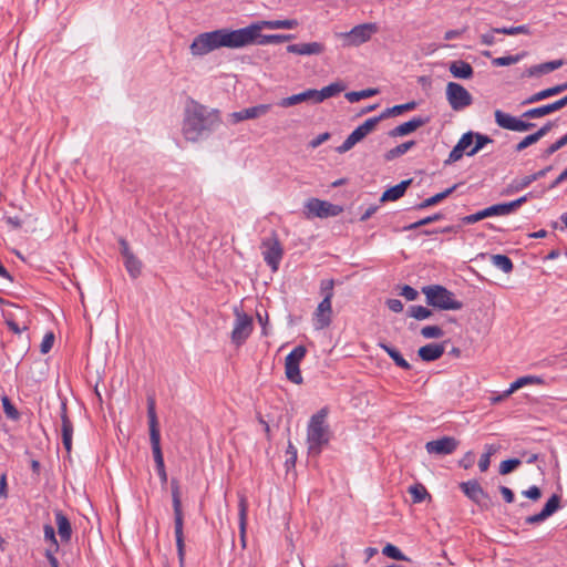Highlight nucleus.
<instances>
[{
	"mask_svg": "<svg viewBox=\"0 0 567 567\" xmlns=\"http://www.w3.org/2000/svg\"><path fill=\"white\" fill-rule=\"evenodd\" d=\"M298 24V21L295 19L260 20L236 30L224 28L204 32L194 38L189 45V51L194 56H203L220 48L239 49L251 45V41L264 29L291 30L297 28Z\"/></svg>",
	"mask_w": 567,
	"mask_h": 567,
	"instance_id": "1",
	"label": "nucleus"
},
{
	"mask_svg": "<svg viewBox=\"0 0 567 567\" xmlns=\"http://www.w3.org/2000/svg\"><path fill=\"white\" fill-rule=\"evenodd\" d=\"M220 124L217 110H210L205 105L189 100L186 103L182 124V134L188 142H198L209 135Z\"/></svg>",
	"mask_w": 567,
	"mask_h": 567,
	"instance_id": "2",
	"label": "nucleus"
},
{
	"mask_svg": "<svg viewBox=\"0 0 567 567\" xmlns=\"http://www.w3.org/2000/svg\"><path fill=\"white\" fill-rule=\"evenodd\" d=\"M328 415V409L322 408L316 414H313L309 421L307 430V442L309 453L312 455H319L322 447L329 443L330 432L329 426L326 423Z\"/></svg>",
	"mask_w": 567,
	"mask_h": 567,
	"instance_id": "3",
	"label": "nucleus"
},
{
	"mask_svg": "<svg viewBox=\"0 0 567 567\" xmlns=\"http://www.w3.org/2000/svg\"><path fill=\"white\" fill-rule=\"evenodd\" d=\"M172 502L174 511V533L176 539L177 555L181 567H184L185 561V540H184V516L182 509L181 488L177 480L173 478L171 482Z\"/></svg>",
	"mask_w": 567,
	"mask_h": 567,
	"instance_id": "4",
	"label": "nucleus"
},
{
	"mask_svg": "<svg viewBox=\"0 0 567 567\" xmlns=\"http://www.w3.org/2000/svg\"><path fill=\"white\" fill-rule=\"evenodd\" d=\"M426 303L441 310H461L463 302L455 295L441 285H430L422 288Z\"/></svg>",
	"mask_w": 567,
	"mask_h": 567,
	"instance_id": "5",
	"label": "nucleus"
},
{
	"mask_svg": "<svg viewBox=\"0 0 567 567\" xmlns=\"http://www.w3.org/2000/svg\"><path fill=\"white\" fill-rule=\"evenodd\" d=\"M147 417L150 427V441L157 473L165 471V463L161 447V433L153 395L147 396Z\"/></svg>",
	"mask_w": 567,
	"mask_h": 567,
	"instance_id": "6",
	"label": "nucleus"
},
{
	"mask_svg": "<svg viewBox=\"0 0 567 567\" xmlns=\"http://www.w3.org/2000/svg\"><path fill=\"white\" fill-rule=\"evenodd\" d=\"M260 248L265 262L272 271H277L284 256L278 234L272 230L267 237L262 238Z\"/></svg>",
	"mask_w": 567,
	"mask_h": 567,
	"instance_id": "7",
	"label": "nucleus"
},
{
	"mask_svg": "<svg viewBox=\"0 0 567 567\" xmlns=\"http://www.w3.org/2000/svg\"><path fill=\"white\" fill-rule=\"evenodd\" d=\"M445 94L451 109L454 111H462L473 103L471 93L456 82L447 83Z\"/></svg>",
	"mask_w": 567,
	"mask_h": 567,
	"instance_id": "8",
	"label": "nucleus"
},
{
	"mask_svg": "<svg viewBox=\"0 0 567 567\" xmlns=\"http://www.w3.org/2000/svg\"><path fill=\"white\" fill-rule=\"evenodd\" d=\"M377 31V25L373 23L359 24L352 28L349 32L340 33L343 39V44L348 47H358L370 40L372 34Z\"/></svg>",
	"mask_w": 567,
	"mask_h": 567,
	"instance_id": "9",
	"label": "nucleus"
},
{
	"mask_svg": "<svg viewBox=\"0 0 567 567\" xmlns=\"http://www.w3.org/2000/svg\"><path fill=\"white\" fill-rule=\"evenodd\" d=\"M235 316L236 319L231 331V341L235 344L240 346L252 332V318L237 309L235 310Z\"/></svg>",
	"mask_w": 567,
	"mask_h": 567,
	"instance_id": "10",
	"label": "nucleus"
},
{
	"mask_svg": "<svg viewBox=\"0 0 567 567\" xmlns=\"http://www.w3.org/2000/svg\"><path fill=\"white\" fill-rule=\"evenodd\" d=\"M306 209L312 216L327 218L338 216L342 207L318 198H311L306 203Z\"/></svg>",
	"mask_w": 567,
	"mask_h": 567,
	"instance_id": "11",
	"label": "nucleus"
},
{
	"mask_svg": "<svg viewBox=\"0 0 567 567\" xmlns=\"http://www.w3.org/2000/svg\"><path fill=\"white\" fill-rule=\"evenodd\" d=\"M460 488L472 502L477 504L480 507H488L491 498L476 480L462 482L460 484Z\"/></svg>",
	"mask_w": 567,
	"mask_h": 567,
	"instance_id": "12",
	"label": "nucleus"
},
{
	"mask_svg": "<svg viewBox=\"0 0 567 567\" xmlns=\"http://www.w3.org/2000/svg\"><path fill=\"white\" fill-rule=\"evenodd\" d=\"M458 446V441L453 436H443L439 440L430 441L425 444L429 454L449 455Z\"/></svg>",
	"mask_w": 567,
	"mask_h": 567,
	"instance_id": "13",
	"label": "nucleus"
},
{
	"mask_svg": "<svg viewBox=\"0 0 567 567\" xmlns=\"http://www.w3.org/2000/svg\"><path fill=\"white\" fill-rule=\"evenodd\" d=\"M508 209L506 203L492 205L482 210L476 212L475 214L467 215L462 218L463 224L471 225L475 224L484 218L492 216H504L508 215Z\"/></svg>",
	"mask_w": 567,
	"mask_h": 567,
	"instance_id": "14",
	"label": "nucleus"
},
{
	"mask_svg": "<svg viewBox=\"0 0 567 567\" xmlns=\"http://www.w3.org/2000/svg\"><path fill=\"white\" fill-rule=\"evenodd\" d=\"M473 142L474 132H467L463 134L456 145L450 152L449 158L444 162V164L450 165L460 161L464 154L467 155V152H470V147L472 146Z\"/></svg>",
	"mask_w": 567,
	"mask_h": 567,
	"instance_id": "15",
	"label": "nucleus"
},
{
	"mask_svg": "<svg viewBox=\"0 0 567 567\" xmlns=\"http://www.w3.org/2000/svg\"><path fill=\"white\" fill-rule=\"evenodd\" d=\"M331 317H332V306L331 302L322 301L318 305L315 315H313V321L315 327L318 330L327 328L331 323Z\"/></svg>",
	"mask_w": 567,
	"mask_h": 567,
	"instance_id": "16",
	"label": "nucleus"
},
{
	"mask_svg": "<svg viewBox=\"0 0 567 567\" xmlns=\"http://www.w3.org/2000/svg\"><path fill=\"white\" fill-rule=\"evenodd\" d=\"M326 47L321 42L295 43L287 47L289 53L299 55H318L323 53Z\"/></svg>",
	"mask_w": 567,
	"mask_h": 567,
	"instance_id": "17",
	"label": "nucleus"
},
{
	"mask_svg": "<svg viewBox=\"0 0 567 567\" xmlns=\"http://www.w3.org/2000/svg\"><path fill=\"white\" fill-rule=\"evenodd\" d=\"M62 443L68 453L72 450L73 424L68 416L66 404H61Z\"/></svg>",
	"mask_w": 567,
	"mask_h": 567,
	"instance_id": "18",
	"label": "nucleus"
},
{
	"mask_svg": "<svg viewBox=\"0 0 567 567\" xmlns=\"http://www.w3.org/2000/svg\"><path fill=\"white\" fill-rule=\"evenodd\" d=\"M427 122H429V117H421V116L413 117L412 120H410L405 123H402V124L398 125L396 127H394L393 130H391L389 135L392 137L408 135V134L416 131L417 128L422 127Z\"/></svg>",
	"mask_w": 567,
	"mask_h": 567,
	"instance_id": "19",
	"label": "nucleus"
},
{
	"mask_svg": "<svg viewBox=\"0 0 567 567\" xmlns=\"http://www.w3.org/2000/svg\"><path fill=\"white\" fill-rule=\"evenodd\" d=\"M302 102H311V103L317 104L315 89H309L301 93L293 94L288 97H284L278 102V105L281 107H290V106L297 105Z\"/></svg>",
	"mask_w": 567,
	"mask_h": 567,
	"instance_id": "20",
	"label": "nucleus"
},
{
	"mask_svg": "<svg viewBox=\"0 0 567 567\" xmlns=\"http://www.w3.org/2000/svg\"><path fill=\"white\" fill-rule=\"evenodd\" d=\"M55 524L58 528V534L62 542L69 543L72 537V527L69 518L63 514L62 511L56 509L54 512Z\"/></svg>",
	"mask_w": 567,
	"mask_h": 567,
	"instance_id": "21",
	"label": "nucleus"
},
{
	"mask_svg": "<svg viewBox=\"0 0 567 567\" xmlns=\"http://www.w3.org/2000/svg\"><path fill=\"white\" fill-rule=\"evenodd\" d=\"M566 90H567V82L566 83H561V84H557L555 86L542 90V91L530 95L528 99L523 101L522 104L523 105L533 104V103L539 102L542 100H545L547 97L560 94L561 92H564Z\"/></svg>",
	"mask_w": 567,
	"mask_h": 567,
	"instance_id": "22",
	"label": "nucleus"
},
{
	"mask_svg": "<svg viewBox=\"0 0 567 567\" xmlns=\"http://www.w3.org/2000/svg\"><path fill=\"white\" fill-rule=\"evenodd\" d=\"M444 351L445 349L443 344L429 343L426 346L421 347L417 350V354L423 361L431 362L440 359L443 355Z\"/></svg>",
	"mask_w": 567,
	"mask_h": 567,
	"instance_id": "23",
	"label": "nucleus"
},
{
	"mask_svg": "<svg viewBox=\"0 0 567 567\" xmlns=\"http://www.w3.org/2000/svg\"><path fill=\"white\" fill-rule=\"evenodd\" d=\"M450 73L456 79H471L474 74L472 65L463 60H456L450 63Z\"/></svg>",
	"mask_w": 567,
	"mask_h": 567,
	"instance_id": "24",
	"label": "nucleus"
},
{
	"mask_svg": "<svg viewBox=\"0 0 567 567\" xmlns=\"http://www.w3.org/2000/svg\"><path fill=\"white\" fill-rule=\"evenodd\" d=\"M561 109H563L561 103L559 102V100H557L550 104L542 105L538 107L527 110L526 112L523 113L522 117L538 118V117H543L547 114H550V113L556 112Z\"/></svg>",
	"mask_w": 567,
	"mask_h": 567,
	"instance_id": "25",
	"label": "nucleus"
},
{
	"mask_svg": "<svg viewBox=\"0 0 567 567\" xmlns=\"http://www.w3.org/2000/svg\"><path fill=\"white\" fill-rule=\"evenodd\" d=\"M346 90V85L342 82H333L321 90H316V103H321L327 99L333 97Z\"/></svg>",
	"mask_w": 567,
	"mask_h": 567,
	"instance_id": "26",
	"label": "nucleus"
},
{
	"mask_svg": "<svg viewBox=\"0 0 567 567\" xmlns=\"http://www.w3.org/2000/svg\"><path fill=\"white\" fill-rule=\"evenodd\" d=\"M411 183L412 179H405L399 183L398 185L390 187L382 194L380 202L384 203L401 198L404 195L406 188L411 185Z\"/></svg>",
	"mask_w": 567,
	"mask_h": 567,
	"instance_id": "27",
	"label": "nucleus"
},
{
	"mask_svg": "<svg viewBox=\"0 0 567 567\" xmlns=\"http://www.w3.org/2000/svg\"><path fill=\"white\" fill-rule=\"evenodd\" d=\"M564 65L563 60H554L540 64L533 65L528 69L527 74L529 76H537L542 74L550 73Z\"/></svg>",
	"mask_w": 567,
	"mask_h": 567,
	"instance_id": "28",
	"label": "nucleus"
},
{
	"mask_svg": "<svg viewBox=\"0 0 567 567\" xmlns=\"http://www.w3.org/2000/svg\"><path fill=\"white\" fill-rule=\"evenodd\" d=\"M365 133L358 126L346 140L344 142L337 147V152L339 154H343L350 151L357 143L362 141L365 137Z\"/></svg>",
	"mask_w": 567,
	"mask_h": 567,
	"instance_id": "29",
	"label": "nucleus"
},
{
	"mask_svg": "<svg viewBox=\"0 0 567 567\" xmlns=\"http://www.w3.org/2000/svg\"><path fill=\"white\" fill-rule=\"evenodd\" d=\"M456 187H457L456 185H453L452 187H450L441 193H437L432 197L424 199L423 202L417 204L414 208L421 210V209H425L430 206L436 205L440 202H442L443 199H445L446 197H449L456 189Z\"/></svg>",
	"mask_w": 567,
	"mask_h": 567,
	"instance_id": "30",
	"label": "nucleus"
},
{
	"mask_svg": "<svg viewBox=\"0 0 567 567\" xmlns=\"http://www.w3.org/2000/svg\"><path fill=\"white\" fill-rule=\"evenodd\" d=\"M543 379L536 375H526L515 380L509 388L505 391V395H511L518 389L528 384H542Z\"/></svg>",
	"mask_w": 567,
	"mask_h": 567,
	"instance_id": "31",
	"label": "nucleus"
},
{
	"mask_svg": "<svg viewBox=\"0 0 567 567\" xmlns=\"http://www.w3.org/2000/svg\"><path fill=\"white\" fill-rule=\"evenodd\" d=\"M379 347L403 370H410L411 364L402 357V354L393 347L386 343H380Z\"/></svg>",
	"mask_w": 567,
	"mask_h": 567,
	"instance_id": "32",
	"label": "nucleus"
},
{
	"mask_svg": "<svg viewBox=\"0 0 567 567\" xmlns=\"http://www.w3.org/2000/svg\"><path fill=\"white\" fill-rule=\"evenodd\" d=\"M239 529H240V539L243 547H246V525H247V511H248V504L246 497L241 496L239 498Z\"/></svg>",
	"mask_w": 567,
	"mask_h": 567,
	"instance_id": "33",
	"label": "nucleus"
},
{
	"mask_svg": "<svg viewBox=\"0 0 567 567\" xmlns=\"http://www.w3.org/2000/svg\"><path fill=\"white\" fill-rule=\"evenodd\" d=\"M532 183H534V181L532 179L530 175L524 176L522 178H515L507 185L506 189L504 190V194L511 195L514 193H518L528 187Z\"/></svg>",
	"mask_w": 567,
	"mask_h": 567,
	"instance_id": "34",
	"label": "nucleus"
},
{
	"mask_svg": "<svg viewBox=\"0 0 567 567\" xmlns=\"http://www.w3.org/2000/svg\"><path fill=\"white\" fill-rule=\"evenodd\" d=\"M489 259H491V262L493 264V266H495L496 268H498L499 270H502L505 274L512 272V270L514 268L513 261L506 255H501V254L491 255Z\"/></svg>",
	"mask_w": 567,
	"mask_h": 567,
	"instance_id": "35",
	"label": "nucleus"
},
{
	"mask_svg": "<svg viewBox=\"0 0 567 567\" xmlns=\"http://www.w3.org/2000/svg\"><path fill=\"white\" fill-rule=\"evenodd\" d=\"M271 109L270 104H259L251 107L244 109V118L252 120L266 115Z\"/></svg>",
	"mask_w": 567,
	"mask_h": 567,
	"instance_id": "36",
	"label": "nucleus"
},
{
	"mask_svg": "<svg viewBox=\"0 0 567 567\" xmlns=\"http://www.w3.org/2000/svg\"><path fill=\"white\" fill-rule=\"evenodd\" d=\"M124 266L127 270L128 275L135 279L141 275L142 271V262L138 258L133 254L126 258H124Z\"/></svg>",
	"mask_w": 567,
	"mask_h": 567,
	"instance_id": "37",
	"label": "nucleus"
},
{
	"mask_svg": "<svg viewBox=\"0 0 567 567\" xmlns=\"http://www.w3.org/2000/svg\"><path fill=\"white\" fill-rule=\"evenodd\" d=\"M415 145V142L414 141H408V142H404L391 150H389L384 157L386 161H392L403 154H405L408 151H410L413 146Z\"/></svg>",
	"mask_w": 567,
	"mask_h": 567,
	"instance_id": "38",
	"label": "nucleus"
},
{
	"mask_svg": "<svg viewBox=\"0 0 567 567\" xmlns=\"http://www.w3.org/2000/svg\"><path fill=\"white\" fill-rule=\"evenodd\" d=\"M285 373L287 379L295 384H301L303 382L299 364L285 362Z\"/></svg>",
	"mask_w": 567,
	"mask_h": 567,
	"instance_id": "39",
	"label": "nucleus"
},
{
	"mask_svg": "<svg viewBox=\"0 0 567 567\" xmlns=\"http://www.w3.org/2000/svg\"><path fill=\"white\" fill-rule=\"evenodd\" d=\"M494 116L495 122L499 127L512 131L514 121L516 118L515 116H512L511 114L505 113L501 110H496L494 112Z\"/></svg>",
	"mask_w": 567,
	"mask_h": 567,
	"instance_id": "40",
	"label": "nucleus"
},
{
	"mask_svg": "<svg viewBox=\"0 0 567 567\" xmlns=\"http://www.w3.org/2000/svg\"><path fill=\"white\" fill-rule=\"evenodd\" d=\"M378 92L379 91L377 89H365V90H362V91H352V92H348L346 94V99L350 103H355V102H359L362 99H367V97L373 96V95L378 94Z\"/></svg>",
	"mask_w": 567,
	"mask_h": 567,
	"instance_id": "41",
	"label": "nucleus"
},
{
	"mask_svg": "<svg viewBox=\"0 0 567 567\" xmlns=\"http://www.w3.org/2000/svg\"><path fill=\"white\" fill-rule=\"evenodd\" d=\"M409 493L411 494L412 496V499H413V503H421L423 502L426 497H430V494L427 493L426 488L424 487V485L420 484V483H416L414 485H411L409 487Z\"/></svg>",
	"mask_w": 567,
	"mask_h": 567,
	"instance_id": "42",
	"label": "nucleus"
},
{
	"mask_svg": "<svg viewBox=\"0 0 567 567\" xmlns=\"http://www.w3.org/2000/svg\"><path fill=\"white\" fill-rule=\"evenodd\" d=\"M282 42V34H261V32H259V35L255 37V39L251 41V44L265 45Z\"/></svg>",
	"mask_w": 567,
	"mask_h": 567,
	"instance_id": "43",
	"label": "nucleus"
},
{
	"mask_svg": "<svg viewBox=\"0 0 567 567\" xmlns=\"http://www.w3.org/2000/svg\"><path fill=\"white\" fill-rule=\"evenodd\" d=\"M475 145L467 152V156H474L480 150H482L485 145L493 142V140L481 133H474Z\"/></svg>",
	"mask_w": 567,
	"mask_h": 567,
	"instance_id": "44",
	"label": "nucleus"
},
{
	"mask_svg": "<svg viewBox=\"0 0 567 567\" xmlns=\"http://www.w3.org/2000/svg\"><path fill=\"white\" fill-rule=\"evenodd\" d=\"M408 315L416 320H425L432 316V311L423 306H411L408 310Z\"/></svg>",
	"mask_w": 567,
	"mask_h": 567,
	"instance_id": "45",
	"label": "nucleus"
},
{
	"mask_svg": "<svg viewBox=\"0 0 567 567\" xmlns=\"http://www.w3.org/2000/svg\"><path fill=\"white\" fill-rule=\"evenodd\" d=\"M307 349L303 346H297L292 349V351L286 357L285 362L300 364V362L306 357Z\"/></svg>",
	"mask_w": 567,
	"mask_h": 567,
	"instance_id": "46",
	"label": "nucleus"
},
{
	"mask_svg": "<svg viewBox=\"0 0 567 567\" xmlns=\"http://www.w3.org/2000/svg\"><path fill=\"white\" fill-rule=\"evenodd\" d=\"M382 554L389 558L395 559V560H403L409 561L410 559L394 545L386 544L383 549Z\"/></svg>",
	"mask_w": 567,
	"mask_h": 567,
	"instance_id": "47",
	"label": "nucleus"
},
{
	"mask_svg": "<svg viewBox=\"0 0 567 567\" xmlns=\"http://www.w3.org/2000/svg\"><path fill=\"white\" fill-rule=\"evenodd\" d=\"M494 32H497V34H506V35L528 34L529 28L524 24L517 25V27H503V28H494Z\"/></svg>",
	"mask_w": 567,
	"mask_h": 567,
	"instance_id": "48",
	"label": "nucleus"
},
{
	"mask_svg": "<svg viewBox=\"0 0 567 567\" xmlns=\"http://www.w3.org/2000/svg\"><path fill=\"white\" fill-rule=\"evenodd\" d=\"M1 401L6 416L12 421H18L20 419V413L11 403L10 399L7 395H3Z\"/></svg>",
	"mask_w": 567,
	"mask_h": 567,
	"instance_id": "49",
	"label": "nucleus"
},
{
	"mask_svg": "<svg viewBox=\"0 0 567 567\" xmlns=\"http://www.w3.org/2000/svg\"><path fill=\"white\" fill-rule=\"evenodd\" d=\"M442 218H443V215H442V214H440V213H436V214H434V215H432V216H427V217L422 218V219H420V220H417V221H415V223H412V224H410V225H408V226H404V227H403V230H412V229H416V228H419V227H421V226L429 225V224L434 223V221H437V220H440V219H442Z\"/></svg>",
	"mask_w": 567,
	"mask_h": 567,
	"instance_id": "50",
	"label": "nucleus"
},
{
	"mask_svg": "<svg viewBox=\"0 0 567 567\" xmlns=\"http://www.w3.org/2000/svg\"><path fill=\"white\" fill-rule=\"evenodd\" d=\"M334 281L332 279L322 280L320 284V293L323 297L322 301H332Z\"/></svg>",
	"mask_w": 567,
	"mask_h": 567,
	"instance_id": "51",
	"label": "nucleus"
},
{
	"mask_svg": "<svg viewBox=\"0 0 567 567\" xmlns=\"http://www.w3.org/2000/svg\"><path fill=\"white\" fill-rule=\"evenodd\" d=\"M486 452L481 456L478 461V467L481 472H486L491 464V456L496 452V447L494 445H486Z\"/></svg>",
	"mask_w": 567,
	"mask_h": 567,
	"instance_id": "52",
	"label": "nucleus"
},
{
	"mask_svg": "<svg viewBox=\"0 0 567 567\" xmlns=\"http://www.w3.org/2000/svg\"><path fill=\"white\" fill-rule=\"evenodd\" d=\"M522 54L499 56L492 60V64L495 66H507L515 64L520 61Z\"/></svg>",
	"mask_w": 567,
	"mask_h": 567,
	"instance_id": "53",
	"label": "nucleus"
},
{
	"mask_svg": "<svg viewBox=\"0 0 567 567\" xmlns=\"http://www.w3.org/2000/svg\"><path fill=\"white\" fill-rule=\"evenodd\" d=\"M421 334L426 339H437L443 337L444 331L439 326H425L421 329Z\"/></svg>",
	"mask_w": 567,
	"mask_h": 567,
	"instance_id": "54",
	"label": "nucleus"
},
{
	"mask_svg": "<svg viewBox=\"0 0 567 567\" xmlns=\"http://www.w3.org/2000/svg\"><path fill=\"white\" fill-rule=\"evenodd\" d=\"M44 539L51 543V546L54 551H58L60 546L55 537V532L52 525L45 524L43 526Z\"/></svg>",
	"mask_w": 567,
	"mask_h": 567,
	"instance_id": "55",
	"label": "nucleus"
},
{
	"mask_svg": "<svg viewBox=\"0 0 567 567\" xmlns=\"http://www.w3.org/2000/svg\"><path fill=\"white\" fill-rule=\"evenodd\" d=\"M565 145H567V133L561 136L559 140H557L555 143L549 145L543 153L544 158H548L550 155H553L558 150L563 148Z\"/></svg>",
	"mask_w": 567,
	"mask_h": 567,
	"instance_id": "56",
	"label": "nucleus"
},
{
	"mask_svg": "<svg viewBox=\"0 0 567 567\" xmlns=\"http://www.w3.org/2000/svg\"><path fill=\"white\" fill-rule=\"evenodd\" d=\"M519 458H509L506 461H503L499 465V474L506 475L513 472L515 468H517L520 465Z\"/></svg>",
	"mask_w": 567,
	"mask_h": 567,
	"instance_id": "57",
	"label": "nucleus"
},
{
	"mask_svg": "<svg viewBox=\"0 0 567 567\" xmlns=\"http://www.w3.org/2000/svg\"><path fill=\"white\" fill-rule=\"evenodd\" d=\"M560 497L557 494H553L551 497L545 504L543 511L551 516L559 508Z\"/></svg>",
	"mask_w": 567,
	"mask_h": 567,
	"instance_id": "58",
	"label": "nucleus"
},
{
	"mask_svg": "<svg viewBox=\"0 0 567 567\" xmlns=\"http://www.w3.org/2000/svg\"><path fill=\"white\" fill-rule=\"evenodd\" d=\"M533 194L532 193H528L515 200H512V202H508L506 203V206H507V209H508V213H513L515 212L517 208H519L523 204H525L529 197H532Z\"/></svg>",
	"mask_w": 567,
	"mask_h": 567,
	"instance_id": "59",
	"label": "nucleus"
},
{
	"mask_svg": "<svg viewBox=\"0 0 567 567\" xmlns=\"http://www.w3.org/2000/svg\"><path fill=\"white\" fill-rule=\"evenodd\" d=\"M53 343H54V334L52 332L47 333L43 337L42 342L40 344L41 353H43V354L48 353L52 349Z\"/></svg>",
	"mask_w": 567,
	"mask_h": 567,
	"instance_id": "60",
	"label": "nucleus"
},
{
	"mask_svg": "<svg viewBox=\"0 0 567 567\" xmlns=\"http://www.w3.org/2000/svg\"><path fill=\"white\" fill-rule=\"evenodd\" d=\"M534 126H535L534 123L525 122V121L516 117L515 121H514V125H513L512 131H514V132H526V131L532 130Z\"/></svg>",
	"mask_w": 567,
	"mask_h": 567,
	"instance_id": "61",
	"label": "nucleus"
},
{
	"mask_svg": "<svg viewBox=\"0 0 567 567\" xmlns=\"http://www.w3.org/2000/svg\"><path fill=\"white\" fill-rule=\"evenodd\" d=\"M537 142L538 141L536 140V136H534V134L527 135L515 146V151L522 152L523 150L527 148L528 146Z\"/></svg>",
	"mask_w": 567,
	"mask_h": 567,
	"instance_id": "62",
	"label": "nucleus"
},
{
	"mask_svg": "<svg viewBox=\"0 0 567 567\" xmlns=\"http://www.w3.org/2000/svg\"><path fill=\"white\" fill-rule=\"evenodd\" d=\"M522 494L533 501H538L542 497V491L538 486H530L528 489L523 491Z\"/></svg>",
	"mask_w": 567,
	"mask_h": 567,
	"instance_id": "63",
	"label": "nucleus"
},
{
	"mask_svg": "<svg viewBox=\"0 0 567 567\" xmlns=\"http://www.w3.org/2000/svg\"><path fill=\"white\" fill-rule=\"evenodd\" d=\"M402 297H404L409 301H413L417 298L419 292L411 286H403L401 293Z\"/></svg>",
	"mask_w": 567,
	"mask_h": 567,
	"instance_id": "64",
	"label": "nucleus"
}]
</instances>
